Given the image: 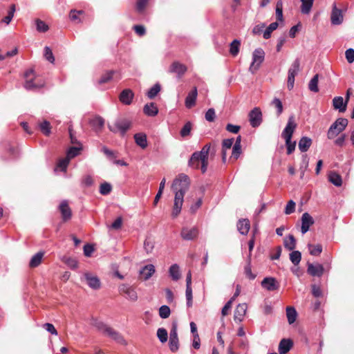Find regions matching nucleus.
Wrapping results in <instances>:
<instances>
[{"label": "nucleus", "mask_w": 354, "mask_h": 354, "mask_svg": "<svg viewBox=\"0 0 354 354\" xmlns=\"http://www.w3.org/2000/svg\"><path fill=\"white\" fill-rule=\"evenodd\" d=\"M191 180L185 174H178L173 180L171 189L174 194L171 217L176 218L181 212L185 194L190 188Z\"/></svg>", "instance_id": "nucleus-1"}, {"label": "nucleus", "mask_w": 354, "mask_h": 354, "mask_svg": "<svg viewBox=\"0 0 354 354\" xmlns=\"http://www.w3.org/2000/svg\"><path fill=\"white\" fill-rule=\"evenodd\" d=\"M209 149L210 145H205L200 151L194 152L189 160V165L194 169H201L202 173H205L207 169Z\"/></svg>", "instance_id": "nucleus-2"}, {"label": "nucleus", "mask_w": 354, "mask_h": 354, "mask_svg": "<svg viewBox=\"0 0 354 354\" xmlns=\"http://www.w3.org/2000/svg\"><path fill=\"white\" fill-rule=\"evenodd\" d=\"M296 127L297 124L295 122L294 116L292 115L289 117L288 123L281 133L286 141L288 154L292 153L295 149L296 142H292L291 138Z\"/></svg>", "instance_id": "nucleus-3"}, {"label": "nucleus", "mask_w": 354, "mask_h": 354, "mask_svg": "<svg viewBox=\"0 0 354 354\" xmlns=\"http://www.w3.org/2000/svg\"><path fill=\"white\" fill-rule=\"evenodd\" d=\"M348 125V120L346 118H338L329 128L327 136L328 139H333L339 133L343 131Z\"/></svg>", "instance_id": "nucleus-4"}, {"label": "nucleus", "mask_w": 354, "mask_h": 354, "mask_svg": "<svg viewBox=\"0 0 354 354\" xmlns=\"http://www.w3.org/2000/svg\"><path fill=\"white\" fill-rule=\"evenodd\" d=\"M265 52L261 48H257L252 53V62L250 66L249 71L254 74L260 68L261 64L264 61Z\"/></svg>", "instance_id": "nucleus-5"}, {"label": "nucleus", "mask_w": 354, "mask_h": 354, "mask_svg": "<svg viewBox=\"0 0 354 354\" xmlns=\"http://www.w3.org/2000/svg\"><path fill=\"white\" fill-rule=\"evenodd\" d=\"M300 62L298 59H295L288 70L287 86L289 90L294 87L295 77L299 71Z\"/></svg>", "instance_id": "nucleus-6"}, {"label": "nucleus", "mask_w": 354, "mask_h": 354, "mask_svg": "<svg viewBox=\"0 0 354 354\" xmlns=\"http://www.w3.org/2000/svg\"><path fill=\"white\" fill-rule=\"evenodd\" d=\"M119 292L123 295L126 299L136 301L138 299V294L133 286L127 284H122L119 286Z\"/></svg>", "instance_id": "nucleus-7"}, {"label": "nucleus", "mask_w": 354, "mask_h": 354, "mask_svg": "<svg viewBox=\"0 0 354 354\" xmlns=\"http://www.w3.org/2000/svg\"><path fill=\"white\" fill-rule=\"evenodd\" d=\"M199 234L198 228L196 226L183 227L180 232V236L183 240L192 241L196 239Z\"/></svg>", "instance_id": "nucleus-8"}, {"label": "nucleus", "mask_w": 354, "mask_h": 354, "mask_svg": "<svg viewBox=\"0 0 354 354\" xmlns=\"http://www.w3.org/2000/svg\"><path fill=\"white\" fill-rule=\"evenodd\" d=\"M34 74L33 71L30 70L25 73V77L26 78L24 87L26 89H35L41 88L44 86V82L37 81L35 82L33 79Z\"/></svg>", "instance_id": "nucleus-9"}, {"label": "nucleus", "mask_w": 354, "mask_h": 354, "mask_svg": "<svg viewBox=\"0 0 354 354\" xmlns=\"http://www.w3.org/2000/svg\"><path fill=\"white\" fill-rule=\"evenodd\" d=\"M83 279L86 281L87 285L93 290H98L101 287L100 279L91 272H85Z\"/></svg>", "instance_id": "nucleus-10"}, {"label": "nucleus", "mask_w": 354, "mask_h": 354, "mask_svg": "<svg viewBox=\"0 0 354 354\" xmlns=\"http://www.w3.org/2000/svg\"><path fill=\"white\" fill-rule=\"evenodd\" d=\"M249 120L252 127H259L262 122V113L259 107L254 108L249 113Z\"/></svg>", "instance_id": "nucleus-11"}, {"label": "nucleus", "mask_w": 354, "mask_h": 354, "mask_svg": "<svg viewBox=\"0 0 354 354\" xmlns=\"http://www.w3.org/2000/svg\"><path fill=\"white\" fill-rule=\"evenodd\" d=\"M130 126L131 122L127 119H123L117 121L114 126L109 125V129L110 131L114 133L120 131L122 134H124L125 132L129 129Z\"/></svg>", "instance_id": "nucleus-12"}, {"label": "nucleus", "mask_w": 354, "mask_h": 354, "mask_svg": "<svg viewBox=\"0 0 354 354\" xmlns=\"http://www.w3.org/2000/svg\"><path fill=\"white\" fill-rule=\"evenodd\" d=\"M344 21V15L342 10L337 8L336 4L333 6L330 14V22L334 26H339L342 24Z\"/></svg>", "instance_id": "nucleus-13"}, {"label": "nucleus", "mask_w": 354, "mask_h": 354, "mask_svg": "<svg viewBox=\"0 0 354 354\" xmlns=\"http://www.w3.org/2000/svg\"><path fill=\"white\" fill-rule=\"evenodd\" d=\"M315 223L313 218L307 212L302 214L301 232L303 234H306L310 227Z\"/></svg>", "instance_id": "nucleus-14"}, {"label": "nucleus", "mask_w": 354, "mask_h": 354, "mask_svg": "<svg viewBox=\"0 0 354 354\" xmlns=\"http://www.w3.org/2000/svg\"><path fill=\"white\" fill-rule=\"evenodd\" d=\"M104 335L111 338L113 340L115 341L119 344H121L122 345L127 344V342L123 337V336L118 331L115 330L111 327L109 328L108 330L106 331Z\"/></svg>", "instance_id": "nucleus-15"}, {"label": "nucleus", "mask_w": 354, "mask_h": 354, "mask_svg": "<svg viewBox=\"0 0 354 354\" xmlns=\"http://www.w3.org/2000/svg\"><path fill=\"white\" fill-rule=\"evenodd\" d=\"M261 286L268 291L276 290L279 288V284L273 277H266L261 281Z\"/></svg>", "instance_id": "nucleus-16"}, {"label": "nucleus", "mask_w": 354, "mask_h": 354, "mask_svg": "<svg viewBox=\"0 0 354 354\" xmlns=\"http://www.w3.org/2000/svg\"><path fill=\"white\" fill-rule=\"evenodd\" d=\"M307 271L312 276L321 277L324 273V267L319 263H308Z\"/></svg>", "instance_id": "nucleus-17"}, {"label": "nucleus", "mask_w": 354, "mask_h": 354, "mask_svg": "<svg viewBox=\"0 0 354 354\" xmlns=\"http://www.w3.org/2000/svg\"><path fill=\"white\" fill-rule=\"evenodd\" d=\"M248 306L247 304L245 303L239 304L235 310H234V320L238 322H241L243 319V317L245 315L246 310H247Z\"/></svg>", "instance_id": "nucleus-18"}, {"label": "nucleus", "mask_w": 354, "mask_h": 354, "mask_svg": "<svg viewBox=\"0 0 354 354\" xmlns=\"http://www.w3.org/2000/svg\"><path fill=\"white\" fill-rule=\"evenodd\" d=\"M119 98L122 104L129 105L133 98V93L130 89H124L121 92Z\"/></svg>", "instance_id": "nucleus-19"}, {"label": "nucleus", "mask_w": 354, "mask_h": 354, "mask_svg": "<svg viewBox=\"0 0 354 354\" xmlns=\"http://www.w3.org/2000/svg\"><path fill=\"white\" fill-rule=\"evenodd\" d=\"M198 92L196 87H194V89L190 91L186 99H185V106L188 109L192 108L196 104V100L197 97Z\"/></svg>", "instance_id": "nucleus-20"}, {"label": "nucleus", "mask_w": 354, "mask_h": 354, "mask_svg": "<svg viewBox=\"0 0 354 354\" xmlns=\"http://www.w3.org/2000/svg\"><path fill=\"white\" fill-rule=\"evenodd\" d=\"M155 272V267L152 264L145 266L140 271V277L143 280L149 279Z\"/></svg>", "instance_id": "nucleus-21"}, {"label": "nucleus", "mask_w": 354, "mask_h": 354, "mask_svg": "<svg viewBox=\"0 0 354 354\" xmlns=\"http://www.w3.org/2000/svg\"><path fill=\"white\" fill-rule=\"evenodd\" d=\"M187 71V67L178 62H174L169 68L171 73H176L178 77L182 76Z\"/></svg>", "instance_id": "nucleus-22"}, {"label": "nucleus", "mask_w": 354, "mask_h": 354, "mask_svg": "<svg viewBox=\"0 0 354 354\" xmlns=\"http://www.w3.org/2000/svg\"><path fill=\"white\" fill-rule=\"evenodd\" d=\"M347 102L344 101L342 97H335L333 100V105L335 109H338L339 112H344L346 109Z\"/></svg>", "instance_id": "nucleus-23"}, {"label": "nucleus", "mask_w": 354, "mask_h": 354, "mask_svg": "<svg viewBox=\"0 0 354 354\" xmlns=\"http://www.w3.org/2000/svg\"><path fill=\"white\" fill-rule=\"evenodd\" d=\"M59 209L64 221H67L71 217V210L66 201H62L59 205Z\"/></svg>", "instance_id": "nucleus-24"}, {"label": "nucleus", "mask_w": 354, "mask_h": 354, "mask_svg": "<svg viewBox=\"0 0 354 354\" xmlns=\"http://www.w3.org/2000/svg\"><path fill=\"white\" fill-rule=\"evenodd\" d=\"M237 228L239 232L243 235L248 233L250 228V223L249 220L243 218L239 221L237 223Z\"/></svg>", "instance_id": "nucleus-25"}, {"label": "nucleus", "mask_w": 354, "mask_h": 354, "mask_svg": "<svg viewBox=\"0 0 354 354\" xmlns=\"http://www.w3.org/2000/svg\"><path fill=\"white\" fill-rule=\"evenodd\" d=\"M90 124L96 132H99L104 125V120L100 116H97L91 120Z\"/></svg>", "instance_id": "nucleus-26"}, {"label": "nucleus", "mask_w": 354, "mask_h": 354, "mask_svg": "<svg viewBox=\"0 0 354 354\" xmlns=\"http://www.w3.org/2000/svg\"><path fill=\"white\" fill-rule=\"evenodd\" d=\"M292 346V342L290 339H283L279 345V354H286Z\"/></svg>", "instance_id": "nucleus-27"}, {"label": "nucleus", "mask_w": 354, "mask_h": 354, "mask_svg": "<svg viewBox=\"0 0 354 354\" xmlns=\"http://www.w3.org/2000/svg\"><path fill=\"white\" fill-rule=\"evenodd\" d=\"M143 112L145 115L153 117L158 114V109L154 103L151 102L144 106Z\"/></svg>", "instance_id": "nucleus-28"}, {"label": "nucleus", "mask_w": 354, "mask_h": 354, "mask_svg": "<svg viewBox=\"0 0 354 354\" xmlns=\"http://www.w3.org/2000/svg\"><path fill=\"white\" fill-rule=\"evenodd\" d=\"M301 5L300 7L301 12L304 15H308L313 6L314 0H300Z\"/></svg>", "instance_id": "nucleus-29"}, {"label": "nucleus", "mask_w": 354, "mask_h": 354, "mask_svg": "<svg viewBox=\"0 0 354 354\" xmlns=\"http://www.w3.org/2000/svg\"><path fill=\"white\" fill-rule=\"evenodd\" d=\"M234 143V139H225L223 141V149H222V160L223 162H225L226 160V156H227V150L231 149Z\"/></svg>", "instance_id": "nucleus-30"}, {"label": "nucleus", "mask_w": 354, "mask_h": 354, "mask_svg": "<svg viewBox=\"0 0 354 354\" xmlns=\"http://www.w3.org/2000/svg\"><path fill=\"white\" fill-rule=\"evenodd\" d=\"M91 324L93 326H94L97 330L103 333L104 335L106 334V331L108 330L109 328L110 327L105 323L98 320V319H93Z\"/></svg>", "instance_id": "nucleus-31"}, {"label": "nucleus", "mask_w": 354, "mask_h": 354, "mask_svg": "<svg viewBox=\"0 0 354 354\" xmlns=\"http://www.w3.org/2000/svg\"><path fill=\"white\" fill-rule=\"evenodd\" d=\"M136 143L142 149L147 147V136L145 133H139L134 136Z\"/></svg>", "instance_id": "nucleus-32"}, {"label": "nucleus", "mask_w": 354, "mask_h": 354, "mask_svg": "<svg viewBox=\"0 0 354 354\" xmlns=\"http://www.w3.org/2000/svg\"><path fill=\"white\" fill-rule=\"evenodd\" d=\"M312 144V140L308 137H303L299 142V149L301 151L305 152L308 151Z\"/></svg>", "instance_id": "nucleus-33"}, {"label": "nucleus", "mask_w": 354, "mask_h": 354, "mask_svg": "<svg viewBox=\"0 0 354 354\" xmlns=\"http://www.w3.org/2000/svg\"><path fill=\"white\" fill-rule=\"evenodd\" d=\"M44 253L43 252H39L35 254L31 258L29 266L30 268H36L37 267L41 262L42 258L44 257Z\"/></svg>", "instance_id": "nucleus-34"}, {"label": "nucleus", "mask_w": 354, "mask_h": 354, "mask_svg": "<svg viewBox=\"0 0 354 354\" xmlns=\"http://www.w3.org/2000/svg\"><path fill=\"white\" fill-rule=\"evenodd\" d=\"M286 316L290 324H293L296 321L297 313L294 307L288 306L286 308Z\"/></svg>", "instance_id": "nucleus-35"}, {"label": "nucleus", "mask_w": 354, "mask_h": 354, "mask_svg": "<svg viewBox=\"0 0 354 354\" xmlns=\"http://www.w3.org/2000/svg\"><path fill=\"white\" fill-rule=\"evenodd\" d=\"M284 247L288 250H293L296 247V240L293 235L289 234L283 241Z\"/></svg>", "instance_id": "nucleus-36"}, {"label": "nucleus", "mask_w": 354, "mask_h": 354, "mask_svg": "<svg viewBox=\"0 0 354 354\" xmlns=\"http://www.w3.org/2000/svg\"><path fill=\"white\" fill-rule=\"evenodd\" d=\"M329 181L337 187H339L342 184V180L340 175L335 171H332L328 175Z\"/></svg>", "instance_id": "nucleus-37"}, {"label": "nucleus", "mask_w": 354, "mask_h": 354, "mask_svg": "<svg viewBox=\"0 0 354 354\" xmlns=\"http://www.w3.org/2000/svg\"><path fill=\"white\" fill-rule=\"evenodd\" d=\"M169 275L172 278L174 281H177L180 278V268L177 264H173L169 268Z\"/></svg>", "instance_id": "nucleus-38"}, {"label": "nucleus", "mask_w": 354, "mask_h": 354, "mask_svg": "<svg viewBox=\"0 0 354 354\" xmlns=\"http://www.w3.org/2000/svg\"><path fill=\"white\" fill-rule=\"evenodd\" d=\"M241 42L239 40L234 39L230 44V53L234 57L236 56L239 52Z\"/></svg>", "instance_id": "nucleus-39"}, {"label": "nucleus", "mask_w": 354, "mask_h": 354, "mask_svg": "<svg viewBox=\"0 0 354 354\" xmlns=\"http://www.w3.org/2000/svg\"><path fill=\"white\" fill-rule=\"evenodd\" d=\"M318 80H319V75L317 74L315 75L310 81L308 84V88L310 91L317 93L319 91L318 88Z\"/></svg>", "instance_id": "nucleus-40"}, {"label": "nucleus", "mask_w": 354, "mask_h": 354, "mask_svg": "<svg viewBox=\"0 0 354 354\" xmlns=\"http://www.w3.org/2000/svg\"><path fill=\"white\" fill-rule=\"evenodd\" d=\"M279 24L277 22L271 23L263 32V38L268 39L270 37L271 33L277 28Z\"/></svg>", "instance_id": "nucleus-41"}, {"label": "nucleus", "mask_w": 354, "mask_h": 354, "mask_svg": "<svg viewBox=\"0 0 354 354\" xmlns=\"http://www.w3.org/2000/svg\"><path fill=\"white\" fill-rule=\"evenodd\" d=\"M301 254L299 251H292L290 254V259L295 266H297L299 263V262L301 261Z\"/></svg>", "instance_id": "nucleus-42"}, {"label": "nucleus", "mask_w": 354, "mask_h": 354, "mask_svg": "<svg viewBox=\"0 0 354 354\" xmlns=\"http://www.w3.org/2000/svg\"><path fill=\"white\" fill-rule=\"evenodd\" d=\"M62 261L71 269H75L78 266V262L74 258L64 257L62 258Z\"/></svg>", "instance_id": "nucleus-43"}, {"label": "nucleus", "mask_w": 354, "mask_h": 354, "mask_svg": "<svg viewBox=\"0 0 354 354\" xmlns=\"http://www.w3.org/2000/svg\"><path fill=\"white\" fill-rule=\"evenodd\" d=\"M308 247L309 248L310 254L311 255L317 256L322 252V247L320 244H308Z\"/></svg>", "instance_id": "nucleus-44"}, {"label": "nucleus", "mask_w": 354, "mask_h": 354, "mask_svg": "<svg viewBox=\"0 0 354 354\" xmlns=\"http://www.w3.org/2000/svg\"><path fill=\"white\" fill-rule=\"evenodd\" d=\"M37 30L40 32H45L48 30V26L43 21L37 19L35 20Z\"/></svg>", "instance_id": "nucleus-45"}, {"label": "nucleus", "mask_w": 354, "mask_h": 354, "mask_svg": "<svg viewBox=\"0 0 354 354\" xmlns=\"http://www.w3.org/2000/svg\"><path fill=\"white\" fill-rule=\"evenodd\" d=\"M160 91V86L158 84H156L149 90V91L147 93V97L149 99H153L157 95Z\"/></svg>", "instance_id": "nucleus-46"}, {"label": "nucleus", "mask_w": 354, "mask_h": 354, "mask_svg": "<svg viewBox=\"0 0 354 354\" xmlns=\"http://www.w3.org/2000/svg\"><path fill=\"white\" fill-rule=\"evenodd\" d=\"M39 127L41 131V132L46 135L49 136L50 133V124L49 122L44 120V122H41L39 124Z\"/></svg>", "instance_id": "nucleus-47"}, {"label": "nucleus", "mask_w": 354, "mask_h": 354, "mask_svg": "<svg viewBox=\"0 0 354 354\" xmlns=\"http://www.w3.org/2000/svg\"><path fill=\"white\" fill-rule=\"evenodd\" d=\"M157 336L162 343H165L167 341L168 334L165 328H158L157 330Z\"/></svg>", "instance_id": "nucleus-48"}, {"label": "nucleus", "mask_w": 354, "mask_h": 354, "mask_svg": "<svg viewBox=\"0 0 354 354\" xmlns=\"http://www.w3.org/2000/svg\"><path fill=\"white\" fill-rule=\"evenodd\" d=\"M170 308L167 306L164 305L159 308V315L162 319L168 318L170 315Z\"/></svg>", "instance_id": "nucleus-49"}, {"label": "nucleus", "mask_w": 354, "mask_h": 354, "mask_svg": "<svg viewBox=\"0 0 354 354\" xmlns=\"http://www.w3.org/2000/svg\"><path fill=\"white\" fill-rule=\"evenodd\" d=\"M271 104L277 109V115H279L283 112V104L279 98H274Z\"/></svg>", "instance_id": "nucleus-50"}, {"label": "nucleus", "mask_w": 354, "mask_h": 354, "mask_svg": "<svg viewBox=\"0 0 354 354\" xmlns=\"http://www.w3.org/2000/svg\"><path fill=\"white\" fill-rule=\"evenodd\" d=\"M192 123L190 122H187L184 127L182 128L180 131V136L182 137H186L190 134L192 130Z\"/></svg>", "instance_id": "nucleus-51"}, {"label": "nucleus", "mask_w": 354, "mask_h": 354, "mask_svg": "<svg viewBox=\"0 0 354 354\" xmlns=\"http://www.w3.org/2000/svg\"><path fill=\"white\" fill-rule=\"evenodd\" d=\"M112 187L108 183H104L100 185V192L102 195H106L109 194L111 191Z\"/></svg>", "instance_id": "nucleus-52"}, {"label": "nucleus", "mask_w": 354, "mask_h": 354, "mask_svg": "<svg viewBox=\"0 0 354 354\" xmlns=\"http://www.w3.org/2000/svg\"><path fill=\"white\" fill-rule=\"evenodd\" d=\"M276 17L279 21L283 20V10H282V1H279L276 6Z\"/></svg>", "instance_id": "nucleus-53"}, {"label": "nucleus", "mask_w": 354, "mask_h": 354, "mask_svg": "<svg viewBox=\"0 0 354 354\" xmlns=\"http://www.w3.org/2000/svg\"><path fill=\"white\" fill-rule=\"evenodd\" d=\"M44 57L50 63H54L55 57L53 56L51 49L48 46H46L44 48Z\"/></svg>", "instance_id": "nucleus-54"}, {"label": "nucleus", "mask_w": 354, "mask_h": 354, "mask_svg": "<svg viewBox=\"0 0 354 354\" xmlns=\"http://www.w3.org/2000/svg\"><path fill=\"white\" fill-rule=\"evenodd\" d=\"M80 149H81V148H80V147H72L67 151L66 156L68 158H69L70 159H71L78 155Z\"/></svg>", "instance_id": "nucleus-55"}, {"label": "nucleus", "mask_w": 354, "mask_h": 354, "mask_svg": "<svg viewBox=\"0 0 354 354\" xmlns=\"http://www.w3.org/2000/svg\"><path fill=\"white\" fill-rule=\"evenodd\" d=\"M295 203L292 200L289 201L285 208V214H290L295 212Z\"/></svg>", "instance_id": "nucleus-56"}, {"label": "nucleus", "mask_w": 354, "mask_h": 354, "mask_svg": "<svg viewBox=\"0 0 354 354\" xmlns=\"http://www.w3.org/2000/svg\"><path fill=\"white\" fill-rule=\"evenodd\" d=\"M113 73H114L113 71L107 72L106 73H105L104 75H102L101 77V78L99 80V83L104 84V83L108 82L109 81H110L112 79Z\"/></svg>", "instance_id": "nucleus-57"}, {"label": "nucleus", "mask_w": 354, "mask_h": 354, "mask_svg": "<svg viewBox=\"0 0 354 354\" xmlns=\"http://www.w3.org/2000/svg\"><path fill=\"white\" fill-rule=\"evenodd\" d=\"M345 57L348 63H353L354 62V50L353 48L347 49L345 52Z\"/></svg>", "instance_id": "nucleus-58"}, {"label": "nucleus", "mask_w": 354, "mask_h": 354, "mask_svg": "<svg viewBox=\"0 0 354 354\" xmlns=\"http://www.w3.org/2000/svg\"><path fill=\"white\" fill-rule=\"evenodd\" d=\"M70 160L71 159L66 156L65 158L59 161L57 167H59L62 171H66Z\"/></svg>", "instance_id": "nucleus-59"}, {"label": "nucleus", "mask_w": 354, "mask_h": 354, "mask_svg": "<svg viewBox=\"0 0 354 354\" xmlns=\"http://www.w3.org/2000/svg\"><path fill=\"white\" fill-rule=\"evenodd\" d=\"M216 114L214 109H209L205 113V119L208 122H213L215 119Z\"/></svg>", "instance_id": "nucleus-60"}, {"label": "nucleus", "mask_w": 354, "mask_h": 354, "mask_svg": "<svg viewBox=\"0 0 354 354\" xmlns=\"http://www.w3.org/2000/svg\"><path fill=\"white\" fill-rule=\"evenodd\" d=\"M241 153V146L234 145L232 147V158L238 159Z\"/></svg>", "instance_id": "nucleus-61"}, {"label": "nucleus", "mask_w": 354, "mask_h": 354, "mask_svg": "<svg viewBox=\"0 0 354 354\" xmlns=\"http://www.w3.org/2000/svg\"><path fill=\"white\" fill-rule=\"evenodd\" d=\"M169 348L172 352L178 349V339H169Z\"/></svg>", "instance_id": "nucleus-62"}, {"label": "nucleus", "mask_w": 354, "mask_h": 354, "mask_svg": "<svg viewBox=\"0 0 354 354\" xmlns=\"http://www.w3.org/2000/svg\"><path fill=\"white\" fill-rule=\"evenodd\" d=\"M147 4V0H138L136 3L138 12H142Z\"/></svg>", "instance_id": "nucleus-63"}, {"label": "nucleus", "mask_w": 354, "mask_h": 354, "mask_svg": "<svg viewBox=\"0 0 354 354\" xmlns=\"http://www.w3.org/2000/svg\"><path fill=\"white\" fill-rule=\"evenodd\" d=\"M44 328L48 331L50 333H51L52 335H57V330L55 329V326L52 324H50V323H46V324H44Z\"/></svg>", "instance_id": "nucleus-64"}]
</instances>
